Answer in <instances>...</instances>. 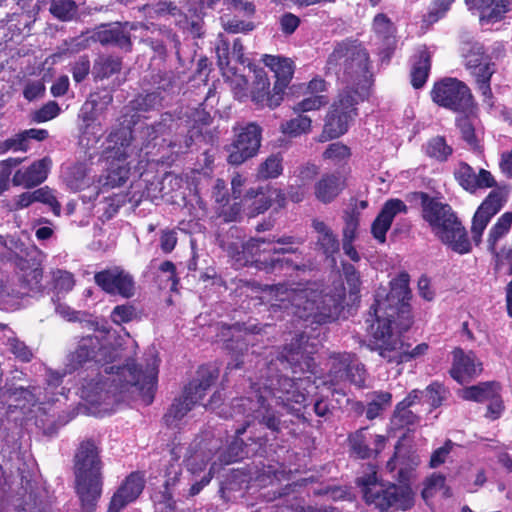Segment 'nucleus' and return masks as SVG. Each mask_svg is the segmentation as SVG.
Here are the masks:
<instances>
[{
    "mask_svg": "<svg viewBox=\"0 0 512 512\" xmlns=\"http://www.w3.org/2000/svg\"><path fill=\"white\" fill-rule=\"evenodd\" d=\"M433 102L456 112H468L473 107V96L469 87L456 78H443L431 90Z\"/></svg>",
    "mask_w": 512,
    "mask_h": 512,
    "instance_id": "obj_12",
    "label": "nucleus"
},
{
    "mask_svg": "<svg viewBox=\"0 0 512 512\" xmlns=\"http://www.w3.org/2000/svg\"><path fill=\"white\" fill-rule=\"evenodd\" d=\"M407 212L406 204L400 199H389L381 208L371 226L373 237L380 243H385L386 233L390 229L394 218L398 214Z\"/></svg>",
    "mask_w": 512,
    "mask_h": 512,
    "instance_id": "obj_23",
    "label": "nucleus"
},
{
    "mask_svg": "<svg viewBox=\"0 0 512 512\" xmlns=\"http://www.w3.org/2000/svg\"><path fill=\"white\" fill-rule=\"evenodd\" d=\"M351 156L350 148L343 143L335 142L323 152V159L329 160L335 165L346 163Z\"/></svg>",
    "mask_w": 512,
    "mask_h": 512,
    "instance_id": "obj_51",
    "label": "nucleus"
},
{
    "mask_svg": "<svg viewBox=\"0 0 512 512\" xmlns=\"http://www.w3.org/2000/svg\"><path fill=\"white\" fill-rule=\"evenodd\" d=\"M263 60L265 65L274 72L276 91H281V93L284 94V90L292 79L294 72L292 61L287 58L272 55H266Z\"/></svg>",
    "mask_w": 512,
    "mask_h": 512,
    "instance_id": "obj_28",
    "label": "nucleus"
},
{
    "mask_svg": "<svg viewBox=\"0 0 512 512\" xmlns=\"http://www.w3.org/2000/svg\"><path fill=\"white\" fill-rule=\"evenodd\" d=\"M60 112V107L55 101H49L33 114V120L37 123L46 122L55 118Z\"/></svg>",
    "mask_w": 512,
    "mask_h": 512,
    "instance_id": "obj_63",
    "label": "nucleus"
},
{
    "mask_svg": "<svg viewBox=\"0 0 512 512\" xmlns=\"http://www.w3.org/2000/svg\"><path fill=\"white\" fill-rule=\"evenodd\" d=\"M164 491L161 495L162 501L170 509L174 507L175 487L181 483V466L178 459H172L165 469Z\"/></svg>",
    "mask_w": 512,
    "mask_h": 512,
    "instance_id": "obj_30",
    "label": "nucleus"
},
{
    "mask_svg": "<svg viewBox=\"0 0 512 512\" xmlns=\"http://www.w3.org/2000/svg\"><path fill=\"white\" fill-rule=\"evenodd\" d=\"M423 219L429 223L433 233L438 238H446V232L455 227L459 221L451 207L437 198L420 192Z\"/></svg>",
    "mask_w": 512,
    "mask_h": 512,
    "instance_id": "obj_16",
    "label": "nucleus"
},
{
    "mask_svg": "<svg viewBox=\"0 0 512 512\" xmlns=\"http://www.w3.org/2000/svg\"><path fill=\"white\" fill-rule=\"evenodd\" d=\"M417 415L410 410V408L401 407L400 405L396 406L393 415V422L398 427H406L413 425L417 422Z\"/></svg>",
    "mask_w": 512,
    "mask_h": 512,
    "instance_id": "obj_62",
    "label": "nucleus"
},
{
    "mask_svg": "<svg viewBox=\"0 0 512 512\" xmlns=\"http://www.w3.org/2000/svg\"><path fill=\"white\" fill-rule=\"evenodd\" d=\"M138 27L145 28L143 24L131 23H113L101 25L92 32L93 42H99L102 45H114L121 49L129 51L131 49L130 31ZM146 29H148L146 27Z\"/></svg>",
    "mask_w": 512,
    "mask_h": 512,
    "instance_id": "obj_18",
    "label": "nucleus"
},
{
    "mask_svg": "<svg viewBox=\"0 0 512 512\" xmlns=\"http://www.w3.org/2000/svg\"><path fill=\"white\" fill-rule=\"evenodd\" d=\"M318 174L319 166L311 162L303 163L293 171L296 185L304 186L308 189Z\"/></svg>",
    "mask_w": 512,
    "mask_h": 512,
    "instance_id": "obj_50",
    "label": "nucleus"
},
{
    "mask_svg": "<svg viewBox=\"0 0 512 512\" xmlns=\"http://www.w3.org/2000/svg\"><path fill=\"white\" fill-rule=\"evenodd\" d=\"M454 177L458 184L470 193L496 186V181L489 171L480 169L476 172L465 162H460L457 165L454 170Z\"/></svg>",
    "mask_w": 512,
    "mask_h": 512,
    "instance_id": "obj_20",
    "label": "nucleus"
},
{
    "mask_svg": "<svg viewBox=\"0 0 512 512\" xmlns=\"http://www.w3.org/2000/svg\"><path fill=\"white\" fill-rule=\"evenodd\" d=\"M67 184L73 190H82L89 185L86 178V169L83 165L77 164L73 166L67 176Z\"/></svg>",
    "mask_w": 512,
    "mask_h": 512,
    "instance_id": "obj_54",
    "label": "nucleus"
},
{
    "mask_svg": "<svg viewBox=\"0 0 512 512\" xmlns=\"http://www.w3.org/2000/svg\"><path fill=\"white\" fill-rule=\"evenodd\" d=\"M303 240L294 236H282L277 239L252 238L244 244L231 243L225 246L228 254L236 262L244 265L250 260L260 261L265 254H286L296 253L297 248L293 245H300Z\"/></svg>",
    "mask_w": 512,
    "mask_h": 512,
    "instance_id": "obj_10",
    "label": "nucleus"
},
{
    "mask_svg": "<svg viewBox=\"0 0 512 512\" xmlns=\"http://www.w3.org/2000/svg\"><path fill=\"white\" fill-rule=\"evenodd\" d=\"M431 69V53L426 46H420L412 62L411 84L414 88L419 89L424 86Z\"/></svg>",
    "mask_w": 512,
    "mask_h": 512,
    "instance_id": "obj_29",
    "label": "nucleus"
},
{
    "mask_svg": "<svg viewBox=\"0 0 512 512\" xmlns=\"http://www.w3.org/2000/svg\"><path fill=\"white\" fill-rule=\"evenodd\" d=\"M325 70L334 74L345 87L327 115L320 142L338 138L347 132L357 116L356 105L368 95L371 80L368 53L354 40L347 39L334 45L327 57Z\"/></svg>",
    "mask_w": 512,
    "mask_h": 512,
    "instance_id": "obj_3",
    "label": "nucleus"
},
{
    "mask_svg": "<svg viewBox=\"0 0 512 512\" xmlns=\"http://www.w3.org/2000/svg\"><path fill=\"white\" fill-rule=\"evenodd\" d=\"M392 395L386 391L373 393L371 400L366 408V417L370 420L375 419L380 413L390 406Z\"/></svg>",
    "mask_w": 512,
    "mask_h": 512,
    "instance_id": "obj_45",
    "label": "nucleus"
},
{
    "mask_svg": "<svg viewBox=\"0 0 512 512\" xmlns=\"http://www.w3.org/2000/svg\"><path fill=\"white\" fill-rule=\"evenodd\" d=\"M103 129L100 124H88L80 136V144L86 148L94 147L100 140Z\"/></svg>",
    "mask_w": 512,
    "mask_h": 512,
    "instance_id": "obj_57",
    "label": "nucleus"
},
{
    "mask_svg": "<svg viewBox=\"0 0 512 512\" xmlns=\"http://www.w3.org/2000/svg\"><path fill=\"white\" fill-rule=\"evenodd\" d=\"M345 180L340 174L326 173L314 185V195L322 203L332 202L344 189Z\"/></svg>",
    "mask_w": 512,
    "mask_h": 512,
    "instance_id": "obj_27",
    "label": "nucleus"
},
{
    "mask_svg": "<svg viewBox=\"0 0 512 512\" xmlns=\"http://www.w3.org/2000/svg\"><path fill=\"white\" fill-rule=\"evenodd\" d=\"M445 476L442 474L433 473L425 481V487L422 491L424 499L432 497L437 491L445 489L444 494L449 496L448 489L445 488Z\"/></svg>",
    "mask_w": 512,
    "mask_h": 512,
    "instance_id": "obj_55",
    "label": "nucleus"
},
{
    "mask_svg": "<svg viewBox=\"0 0 512 512\" xmlns=\"http://www.w3.org/2000/svg\"><path fill=\"white\" fill-rule=\"evenodd\" d=\"M283 158L280 154L270 155L263 163L260 164L257 177L259 179H274L282 174Z\"/></svg>",
    "mask_w": 512,
    "mask_h": 512,
    "instance_id": "obj_43",
    "label": "nucleus"
},
{
    "mask_svg": "<svg viewBox=\"0 0 512 512\" xmlns=\"http://www.w3.org/2000/svg\"><path fill=\"white\" fill-rule=\"evenodd\" d=\"M110 162L111 163L107 172L105 184L110 187H118L123 185L129 177L132 160H129L126 163Z\"/></svg>",
    "mask_w": 512,
    "mask_h": 512,
    "instance_id": "obj_41",
    "label": "nucleus"
},
{
    "mask_svg": "<svg viewBox=\"0 0 512 512\" xmlns=\"http://www.w3.org/2000/svg\"><path fill=\"white\" fill-rule=\"evenodd\" d=\"M460 55L464 66L475 78L478 90L484 97L483 102L490 110L496 107L493 102L490 79L495 72L494 64L487 55L484 46L471 37L463 38Z\"/></svg>",
    "mask_w": 512,
    "mask_h": 512,
    "instance_id": "obj_8",
    "label": "nucleus"
},
{
    "mask_svg": "<svg viewBox=\"0 0 512 512\" xmlns=\"http://www.w3.org/2000/svg\"><path fill=\"white\" fill-rule=\"evenodd\" d=\"M452 367L450 375L457 382L463 384L477 376L482 370V364L477 360L473 352L466 353L461 348L452 351Z\"/></svg>",
    "mask_w": 512,
    "mask_h": 512,
    "instance_id": "obj_22",
    "label": "nucleus"
},
{
    "mask_svg": "<svg viewBox=\"0 0 512 512\" xmlns=\"http://www.w3.org/2000/svg\"><path fill=\"white\" fill-rule=\"evenodd\" d=\"M17 267L19 269L18 278L23 289V291L18 293L25 295L31 291H40L43 278V270L40 263L34 259H19Z\"/></svg>",
    "mask_w": 512,
    "mask_h": 512,
    "instance_id": "obj_25",
    "label": "nucleus"
},
{
    "mask_svg": "<svg viewBox=\"0 0 512 512\" xmlns=\"http://www.w3.org/2000/svg\"><path fill=\"white\" fill-rule=\"evenodd\" d=\"M52 280L54 283V289L58 291V293H67L71 291L75 285V279L72 273L56 269L51 272Z\"/></svg>",
    "mask_w": 512,
    "mask_h": 512,
    "instance_id": "obj_53",
    "label": "nucleus"
},
{
    "mask_svg": "<svg viewBox=\"0 0 512 512\" xmlns=\"http://www.w3.org/2000/svg\"><path fill=\"white\" fill-rule=\"evenodd\" d=\"M326 383L332 386L351 383L358 388L365 385L366 371L353 354L339 353L330 358Z\"/></svg>",
    "mask_w": 512,
    "mask_h": 512,
    "instance_id": "obj_15",
    "label": "nucleus"
},
{
    "mask_svg": "<svg viewBox=\"0 0 512 512\" xmlns=\"http://www.w3.org/2000/svg\"><path fill=\"white\" fill-rule=\"evenodd\" d=\"M163 125L158 123L142 127L140 130L141 139L144 140L142 146L139 148L136 140L133 138V133L128 128H120L109 134L106 140V147L103 155L107 161L126 163L129 160L140 157V152L144 148H148L150 141L155 140L159 133L162 131Z\"/></svg>",
    "mask_w": 512,
    "mask_h": 512,
    "instance_id": "obj_9",
    "label": "nucleus"
},
{
    "mask_svg": "<svg viewBox=\"0 0 512 512\" xmlns=\"http://www.w3.org/2000/svg\"><path fill=\"white\" fill-rule=\"evenodd\" d=\"M102 462L95 442L85 440L75 454L76 492L83 512H94L102 494Z\"/></svg>",
    "mask_w": 512,
    "mask_h": 512,
    "instance_id": "obj_6",
    "label": "nucleus"
},
{
    "mask_svg": "<svg viewBox=\"0 0 512 512\" xmlns=\"http://www.w3.org/2000/svg\"><path fill=\"white\" fill-rule=\"evenodd\" d=\"M158 34L160 38L146 37L143 41L159 56H162L166 53L167 44L175 42V36L168 29H159Z\"/></svg>",
    "mask_w": 512,
    "mask_h": 512,
    "instance_id": "obj_52",
    "label": "nucleus"
},
{
    "mask_svg": "<svg viewBox=\"0 0 512 512\" xmlns=\"http://www.w3.org/2000/svg\"><path fill=\"white\" fill-rule=\"evenodd\" d=\"M300 18L293 13L286 12L279 18L281 32L286 35H292L300 25Z\"/></svg>",
    "mask_w": 512,
    "mask_h": 512,
    "instance_id": "obj_64",
    "label": "nucleus"
},
{
    "mask_svg": "<svg viewBox=\"0 0 512 512\" xmlns=\"http://www.w3.org/2000/svg\"><path fill=\"white\" fill-rule=\"evenodd\" d=\"M216 375L212 372H202V378L191 381L184 390V394L188 399L194 400L193 404L200 402L206 395L207 390L212 386L216 379Z\"/></svg>",
    "mask_w": 512,
    "mask_h": 512,
    "instance_id": "obj_34",
    "label": "nucleus"
},
{
    "mask_svg": "<svg viewBox=\"0 0 512 512\" xmlns=\"http://www.w3.org/2000/svg\"><path fill=\"white\" fill-rule=\"evenodd\" d=\"M24 158H8L0 162V189L7 190L10 184V176L13 170L18 167Z\"/></svg>",
    "mask_w": 512,
    "mask_h": 512,
    "instance_id": "obj_56",
    "label": "nucleus"
},
{
    "mask_svg": "<svg viewBox=\"0 0 512 512\" xmlns=\"http://www.w3.org/2000/svg\"><path fill=\"white\" fill-rule=\"evenodd\" d=\"M504 203L501 192L492 191L478 207L474 214L471 226L472 240L476 245L482 241V235L491 218L496 215Z\"/></svg>",
    "mask_w": 512,
    "mask_h": 512,
    "instance_id": "obj_19",
    "label": "nucleus"
},
{
    "mask_svg": "<svg viewBox=\"0 0 512 512\" xmlns=\"http://www.w3.org/2000/svg\"><path fill=\"white\" fill-rule=\"evenodd\" d=\"M194 400L188 399L185 394L171 405L164 416V421L169 427H176L178 422L192 409Z\"/></svg>",
    "mask_w": 512,
    "mask_h": 512,
    "instance_id": "obj_38",
    "label": "nucleus"
},
{
    "mask_svg": "<svg viewBox=\"0 0 512 512\" xmlns=\"http://www.w3.org/2000/svg\"><path fill=\"white\" fill-rule=\"evenodd\" d=\"M52 161L48 157L33 162L29 167L18 169L13 177L14 186L30 189L43 183L49 173Z\"/></svg>",
    "mask_w": 512,
    "mask_h": 512,
    "instance_id": "obj_24",
    "label": "nucleus"
},
{
    "mask_svg": "<svg viewBox=\"0 0 512 512\" xmlns=\"http://www.w3.org/2000/svg\"><path fill=\"white\" fill-rule=\"evenodd\" d=\"M421 398H425L426 402L433 408L441 405L443 400L444 388L437 383L429 385L424 391H421Z\"/></svg>",
    "mask_w": 512,
    "mask_h": 512,
    "instance_id": "obj_61",
    "label": "nucleus"
},
{
    "mask_svg": "<svg viewBox=\"0 0 512 512\" xmlns=\"http://www.w3.org/2000/svg\"><path fill=\"white\" fill-rule=\"evenodd\" d=\"M373 29L383 45L388 49H393L396 43L395 26L392 21L383 13L377 14L373 20Z\"/></svg>",
    "mask_w": 512,
    "mask_h": 512,
    "instance_id": "obj_33",
    "label": "nucleus"
},
{
    "mask_svg": "<svg viewBox=\"0 0 512 512\" xmlns=\"http://www.w3.org/2000/svg\"><path fill=\"white\" fill-rule=\"evenodd\" d=\"M112 359L110 347L96 335L81 337L66 359V369L73 372L89 362H108Z\"/></svg>",
    "mask_w": 512,
    "mask_h": 512,
    "instance_id": "obj_14",
    "label": "nucleus"
},
{
    "mask_svg": "<svg viewBox=\"0 0 512 512\" xmlns=\"http://www.w3.org/2000/svg\"><path fill=\"white\" fill-rule=\"evenodd\" d=\"M29 149V145L26 142V138L23 133L20 132L3 142H0V153L4 154L9 151L13 152H26Z\"/></svg>",
    "mask_w": 512,
    "mask_h": 512,
    "instance_id": "obj_58",
    "label": "nucleus"
},
{
    "mask_svg": "<svg viewBox=\"0 0 512 512\" xmlns=\"http://www.w3.org/2000/svg\"><path fill=\"white\" fill-rule=\"evenodd\" d=\"M446 238H439L443 243L451 246V248L460 253L465 254L468 253L471 249L470 242L467 238L465 229L461 226V223L458 222L455 224V227H452L450 231L446 232Z\"/></svg>",
    "mask_w": 512,
    "mask_h": 512,
    "instance_id": "obj_36",
    "label": "nucleus"
},
{
    "mask_svg": "<svg viewBox=\"0 0 512 512\" xmlns=\"http://www.w3.org/2000/svg\"><path fill=\"white\" fill-rule=\"evenodd\" d=\"M310 129L311 119L304 115H298L297 117L281 124V131L292 137L308 133Z\"/></svg>",
    "mask_w": 512,
    "mask_h": 512,
    "instance_id": "obj_49",
    "label": "nucleus"
},
{
    "mask_svg": "<svg viewBox=\"0 0 512 512\" xmlns=\"http://www.w3.org/2000/svg\"><path fill=\"white\" fill-rule=\"evenodd\" d=\"M13 334L14 333L10 329H8L4 334V337L7 339L6 345L17 359L23 362H29L33 357L32 350Z\"/></svg>",
    "mask_w": 512,
    "mask_h": 512,
    "instance_id": "obj_48",
    "label": "nucleus"
},
{
    "mask_svg": "<svg viewBox=\"0 0 512 512\" xmlns=\"http://www.w3.org/2000/svg\"><path fill=\"white\" fill-rule=\"evenodd\" d=\"M499 386L493 382L481 383L475 386L466 388L463 391V398L466 400H473L483 402L486 400L494 399L498 396Z\"/></svg>",
    "mask_w": 512,
    "mask_h": 512,
    "instance_id": "obj_37",
    "label": "nucleus"
},
{
    "mask_svg": "<svg viewBox=\"0 0 512 512\" xmlns=\"http://www.w3.org/2000/svg\"><path fill=\"white\" fill-rule=\"evenodd\" d=\"M77 4L73 0H51L49 11L61 21H70L77 14Z\"/></svg>",
    "mask_w": 512,
    "mask_h": 512,
    "instance_id": "obj_42",
    "label": "nucleus"
},
{
    "mask_svg": "<svg viewBox=\"0 0 512 512\" xmlns=\"http://www.w3.org/2000/svg\"><path fill=\"white\" fill-rule=\"evenodd\" d=\"M33 195L35 202H40L49 205L53 210L54 214H60L61 205L53 195L52 190H50L47 186L34 190Z\"/></svg>",
    "mask_w": 512,
    "mask_h": 512,
    "instance_id": "obj_59",
    "label": "nucleus"
},
{
    "mask_svg": "<svg viewBox=\"0 0 512 512\" xmlns=\"http://www.w3.org/2000/svg\"><path fill=\"white\" fill-rule=\"evenodd\" d=\"M157 375L158 364L156 359L147 363L144 369L133 363H128L117 369L109 383H97L95 392L90 385L85 387L82 396L93 405H109L112 403L110 398H113V401L119 400L117 393H130L140 396L148 405L153 400Z\"/></svg>",
    "mask_w": 512,
    "mask_h": 512,
    "instance_id": "obj_5",
    "label": "nucleus"
},
{
    "mask_svg": "<svg viewBox=\"0 0 512 512\" xmlns=\"http://www.w3.org/2000/svg\"><path fill=\"white\" fill-rule=\"evenodd\" d=\"M244 206L249 217H255L264 213L272 203V195L268 194L267 189H250L244 196Z\"/></svg>",
    "mask_w": 512,
    "mask_h": 512,
    "instance_id": "obj_31",
    "label": "nucleus"
},
{
    "mask_svg": "<svg viewBox=\"0 0 512 512\" xmlns=\"http://www.w3.org/2000/svg\"><path fill=\"white\" fill-rule=\"evenodd\" d=\"M352 451L362 459L369 458L373 450L369 448L372 441V434L367 429H360L349 438Z\"/></svg>",
    "mask_w": 512,
    "mask_h": 512,
    "instance_id": "obj_40",
    "label": "nucleus"
},
{
    "mask_svg": "<svg viewBox=\"0 0 512 512\" xmlns=\"http://www.w3.org/2000/svg\"><path fill=\"white\" fill-rule=\"evenodd\" d=\"M94 281L107 294L119 295L126 299L135 295L133 276L119 266L95 273Z\"/></svg>",
    "mask_w": 512,
    "mask_h": 512,
    "instance_id": "obj_17",
    "label": "nucleus"
},
{
    "mask_svg": "<svg viewBox=\"0 0 512 512\" xmlns=\"http://www.w3.org/2000/svg\"><path fill=\"white\" fill-rule=\"evenodd\" d=\"M121 69V62L117 58L109 56H100L96 59L93 67L95 78L104 79L119 72Z\"/></svg>",
    "mask_w": 512,
    "mask_h": 512,
    "instance_id": "obj_44",
    "label": "nucleus"
},
{
    "mask_svg": "<svg viewBox=\"0 0 512 512\" xmlns=\"http://www.w3.org/2000/svg\"><path fill=\"white\" fill-rule=\"evenodd\" d=\"M428 157L439 162H445L452 155L453 148L447 144L446 139L442 136L431 138L424 147Z\"/></svg>",
    "mask_w": 512,
    "mask_h": 512,
    "instance_id": "obj_39",
    "label": "nucleus"
},
{
    "mask_svg": "<svg viewBox=\"0 0 512 512\" xmlns=\"http://www.w3.org/2000/svg\"><path fill=\"white\" fill-rule=\"evenodd\" d=\"M270 82L263 69L255 70V82L252 90V101L260 107L275 108L280 105L283 100L281 91H276L275 86L273 92H269Z\"/></svg>",
    "mask_w": 512,
    "mask_h": 512,
    "instance_id": "obj_26",
    "label": "nucleus"
},
{
    "mask_svg": "<svg viewBox=\"0 0 512 512\" xmlns=\"http://www.w3.org/2000/svg\"><path fill=\"white\" fill-rule=\"evenodd\" d=\"M143 9L146 12V14L151 18L171 16L176 18V21H180V18L182 16V13L177 6L173 5V3L171 2L166 1L158 2L154 5H145Z\"/></svg>",
    "mask_w": 512,
    "mask_h": 512,
    "instance_id": "obj_47",
    "label": "nucleus"
},
{
    "mask_svg": "<svg viewBox=\"0 0 512 512\" xmlns=\"http://www.w3.org/2000/svg\"><path fill=\"white\" fill-rule=\"evenodd\" d=\"M367 504L374 505L380 511L389 509L407 510L414 504V493L409 486L389 485L378 482L375 467L369 465L367 472L357 479Z\"/></svg>",
    "mask_w": 512,
    "mask_h": 512,
    "instance_id": "obj_7",
    "label": "nucleus"
},
{
    "mask_svg": "<svg viewBox=\"0 0 512 512\" xmlns=\"http://www.w3.org/2000/svg\"><path fill=\"white\" fill-rule=\"evenodd\" d=\"M249 426L250 421H246V424L243 427L236 430L237 437L229 446L227 455L221 458V462L224 464H229L231 462H236L240 459H243L248 455V452L244 451V443L241 439H239V436L244 434Z\"/></svg>",
    "mask_w": 512,
    "mask_h": 512,
    "instance_id": "obj_46",
    "label": "nucleus"
},
{
    "mask_svg": "<svg viewBox=\"0 0 512 512\" xmlns=\"http://www.w3.org/2000/svg\"><path fill=\"white\" fill-rule=\"evenodd\" d=\"M304 342H306L305 335H296L295 343L285 347L281 357L278 358L284 368L288 366L291 368L294 378L281 375L270 376L263 386L257 384V388L253 387L256 400L252 397H242L233 403L232 416L245 414L248 418L258 420L271 431L278 432L280 420L267 407L268 397L274 399L277 405H282L290 413L298 414L305 407L306 394L301 389H304L310 379L295 377L298 372L312 370V358L308 355L310 351L303 347Z\"/></svg>",
    "mask_w": 512,
    "mask_h": 512,
    "instance_id": "obj_1",
    "label": "nucleus"
},
{
    "mask_svg": "<svg viewBox=\"0 0 512 512\" xmlns=\"http://www.w3.org/2000/svg\"><path fill=\"white\" fill-rule=\"evenodd\" d=\"M312 226L317 232V245L326 256H332L339 250V241L332 230L320 220H313Z\"/></svg>",
    "mask_w": 512,
    "mask_h": 512,
    "instance_id": "obj_32",
    "label": "nucleus"
},
{
    "mask_svg": "<svg viewBox=\"0 0 512 512\" xmlns=\"http://www.w3.org/2000/svg\"><path fill=\"white\" fill-rule=\"evenodd\" d=\"M234 139L227 146V161L231 165H240L254 157L261 146L262 128L255 122L233 127Z\"/></svg>",
    "mask_w": 512,
    "mask_h": 512,
    "instance_id": "obj_13",
    "label": "nucleus"
},
{
    "mask_svg": "<svg viewBox=\"0 0 512 512\" xmlns=\"http://www.w3.org/2000/svg\"><path fill=\"white\" fill-rule=\"evenodd\" d=\"M218 446L214 440H201L193 443L188 449V455L186 456L187 469L191 474L189 479L190 487L188 489H182L179 494L185 498L194 497L198 495L205 486H207L215 473V463L211 465L209 470L198 479V476L203 472L212 459L214 452Z\"/></svg>",
    "mask_w": 512,
    "mask_h": 512,
    "instance_id": "obj_11",
    "label": "nucleus"
},
{
    "mask_svg": "<svg viewBox=\"0 0 512 512\" xmlns=\"http://www.w3.org/2000/svg\"><path fill=\"white\" fill-rule=\"evenodd\" d=\"M264 294L263 299L271 303L272 311L284 309L301 319H313L316 323H325L334 319L340 312L345 288L342 283L333 290L324 293L315 283L307 285L278 284L274 286H257Z\"/></svg>",
    "mask_w": 512,
    "mask_h": 512,
    "instance_id": "obj_4",
    "label": "nucleus"
},
{
    "mask_svg": "<svg viewBox=\"0 0 512 512\" xmlns=\"http://www.w3.org/2000/svg\"><path fill=\"white\" fill-rule=\"evenodd\" d=\"M409 276L401 273L390 282L391 289H379L376 294L373 314L366 322H371L368 328L370 341L368 347L390 363H402L426 354L428 345L418 344L412 350L405 345L400 334L409 329L412 324L410 306L406 302L409 294Z\"/></svg>",
    "mask_w": 512,
    "mask_h": 512,
    "instance_id": "obj_2",
    "label": "nucleus"
},
{
    "mask_svg": "<svg viewBox=\"0 0 512 512\" xmlns=\"http://www.w3.org/2000/svg\"><path fill=\"white\" fill-rule=\"evenodd\" d=\"M136 316V309L130 304L117 305L111 312V320L115 324L130 322Z\"/></svg>",
    "mask_w": 512,
    "mask_h": 512,
    "instance_id": "obj_60",
    "label": "nucleus"
},
{
    "mask_svg": "<svg viewBox=\"0 0 512 512\" xmlns=\"http://www.w3.org/2000/svg\"><path fill=\"white\" fill-rule=\"evenodd\" d=\"M511 225L512 212H505L492 226L487 239L488 250L491 253L498 255L496 252L497 242L509 232Z\"/></svg>",
    "mask_w": 512,
    "mask_h": 512,
    "instance_id": "obj_35",
    "label": "nucleus"
},
{
    "mask_svg": "<svg viewBox=\"0 0 512 512\" xmlns=\"http://www.w3.org/2000/svg\"><path fill=\"white\" fill-rule=\"evenodd\" d=\"M143 488V476L137 472L131 473L113 494L107 512H120L139 497Z\"/></svg>",
    "mask_w": 512,
    "mask_h": 512,
    "instance_id": "obj_21",
    "label": "nucleus"
}]
</instances>
